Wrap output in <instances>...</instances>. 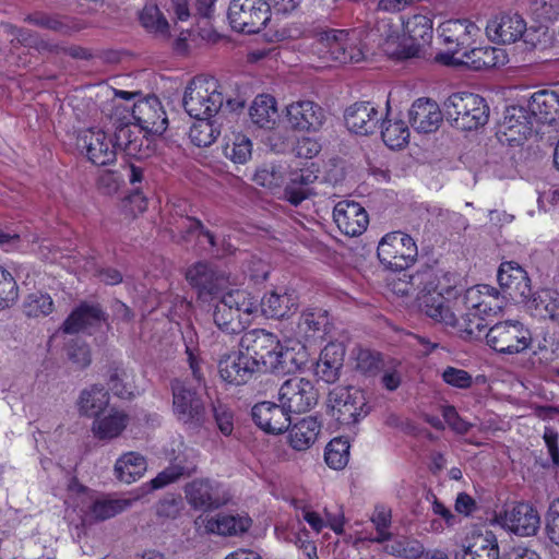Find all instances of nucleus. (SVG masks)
<instances>
[{
	"label": "nucleus",
	"instance_id": "obj_1",
	"mask_svg": "<svg viewBox=\"0 0 559 559\" xmlns=\"http://www.w3.org/2000/svg\"><path fill=\"white\" fill-rule=\"evenodd\" d=\"M423 311L435 322L455 328L468 338H480L485 331V317L502 312L506 296L489 285H476L454 299L452 308L443 294H428L421 298Z\"/></svg>",
	"mask_w": 559,
	"mask_h": 559
},
{
	"label": "nucleus",
	"instance_id": "obj_2",
	"mask_svg": "<svg viewBox=\"0 0 559 559\" xmlns=\"http://www.w3.org/2000/svg\"><path fill=\"white\" fill-rule=\"evenodd\" d=\"M432 20L427 15L415 14L401 23L392 17H381L368 36L378 41L383 52L395 59L419 57L431 41Z\"/></svg>",
	"mask_w": 559,
	"mask_h": 559
},
{
	"label": "nucleus",
	"instance_id": "obj_3",
	"mask_svg": "<svg viewBox=\"0 0 559 559\" xmlns=\"http://www.w3.org/2000/svg\"><path fill=\"white\" fill-rule=\"evenodd\" d=\"M240 347L254 361L258 371L287 372L294 366V357L285 349L277 337L261 329L246 332L240 340Z\"/></svg>",
	"mask_w": 559,
	"mask_h": 559
},
{
	"label": "nucleus",
	"instance_id": "obj_4",
	"mask_svg": "<svg viewBox=\"0 0 559 559\" xmlns=\"http://www.w3.org/2000/svg\"><path fill=\"white\" fill-rule=\"evenodd\" d=\"M311 51L325 63L360 62L365 59L361 31L328 29L316 34Z\"/></svg>",
	"mask_w": 559,
	"mask_h": 559
},
{
	"label": "nucleus",
	"instance_id": "obj_5",
	"mask_svg": "<svg viewBox=\"0 0 559 559\" xmlns=\"http://www.w3.org/2000/svg\"><path fill=\"white\" fill-rule=\"evenodd\" d=\"M215 305L213 320L222 331L238 333L251 321L259 311V300L246 289H229L223 292Z\"/></svg>",
	"mask_w": 559,
	"mask_h": 559
},
{
	"label": "nucleus",
	"instance_id": "obj_6",
	"mask_svg": "<svg viewBox=\"0 0 559 559\" xmlns=\"http://www.w3.org/2000/svg\"><path fill=\"white\" fill-rule=\"evenodd\" d=\"M69 490L76 495V509L84 524L106 521L129 509L132 501L98 493L73 481Z\"/></svg>",
	"mask_w": 559,
	"mask_h": 559
},
{
	"label": "nucleus",
	"instance_id": "obj_7",
	"mask_svg": "<svg viewBox=\"0 0 559 559\" xmlns=\"http://www.w3.org/2000/svg\"><path fill=\"white\" fill-rule=\"evenodd\" d=\"M443 114L454 128L474 130L488 121L489 107L479 95L460 92L444 100Z\"/></svg>",
	"mask_w": 559,
	"mask_h": 559
},
{
	"label": "nucleus",
	"instance_id": "obj_8",
	"mask_svg": "<svg viewBox=\"0 0 559 559\" xmlns=\"http://www.w3.org/2000/svg\"><path fill=\"white\" fill-rule=\"evenodd\" d=\"M182 103L190 117L212 118L224 103L222 86L214 78L195 76L187 85Z\"/></svg>",
	"mask_w": 559,
	"mask_h": 559
},
{
	"label": "nucleus",
	"instance_id": "obj_9",
	"mask_svg": "<svg viewBox=\"0 0 559 559\" xmlns=\"http://www.w3.org/2000/svg\"><path fill=\"white\" fill-rule=\"evenodd\" d=\"M486 344L501 355H519L531 348L533 336L531 330L519 320L497 322L484 332Z\"/></svg>",
	"mask_w": 559,
	"mask_h": 559
},
{
	"label": "nucleus",
	"instance_id": "obj_10",
	"mask_svg": "<svg viewBox=\"0 0 559 559\" xmlns=\"http://www.w3.org/2000/svg\"><path fill=\"white\" fill-rule=\"evenodd\" d=\"M171 392L173 414L176 419L188 428L202 427L207 420V411L197 390L183 381L175 380Z\"/></svg>",
	"mask_w": 559,
	"mask_h": 559
},
{
	"label": "nucleus",
	"instance_id": "obj_11",
	"mask_svg": "<svg viewBox=\"0 0 559 559\" xmlns=\"http://www.w3.org/2000/svg\"><path fill=\"white\" fill-rule=\"evenodd\" d=\"M380 262L393 271H403L413 265L418 255L415 240L403 231L385 234L377 249Z\"/></svg>",
	"mask_w": 559,
	"mask_h": 559
},
{
	"label": "nucleus",
	"instance_id": "obj_12",
	"mask_svg": "<svg viewBox=\"0 0 559 559\" xmlns=\"http://www.w3.org/2000/svg\"><path fill=\"white\" fill-rule=\"evenodd\" d=\"M122 112L139 128L138 133L163 134L168 126L166 111L156 96H148L135 102L132 107L122 106Z\"/></svg>",
	"mask_w": 559,
	"mask_h": 559
},
{
	"label": "nucleus",
	"instance_id": "obj_13",
	"mask_svg": "<svg viewBox=\"0 0 559 559\" xmlns=\"http://www.w3.org/2000/svg\"><path fill=\"white\" fill-rule=\"evenodd\" d=\"M271 17L265 0H231L228 8L230 26L241 33L260 32Z\"/></svg>",
	"mask_w": 559,
	"mask_h": 559
},
{
	"label": "nucleus",
	"instance_id": "obj_14",
	"mask_svg": "<svg viewBox=\"0 0 559 559\" xmlns=\"http://www.w3.org/2000/svg\"><path fill=\"white\" fill-rule=\"evenodd\" d=\"M332 417L341 425L349 426L369 413L367 399L361 390L335 388L329 394Z\"/></svg>",
	"mask_w": 559,
	"mask_h": 559
},
{
	"label": "nucleus",
	"instance_id": "obj_15",
	"mask_svg": "<svg viewBox=\"0 0 559 559\" xmlns=\"http://www.w3.org/2000/svg\"><path fill=\"white\" fill-rule=\"evenodd\" d=\"M535 132L537 124L524 104H521L506 109L498 136L502 143L520 145Z\"/></svg>",
	"mask_w": 559,
	"mask_h": 559
},
{
	"label": "nucleus",
	"instance_id": "obj_16",
	"mask_svg": "<svg viewBox=\"0 0 559 559\" xmlns=\"http://www.w3.org/2000/svg\"><path fill=\"white\" fill-rule=\"evenodd\" d=\"M492 523L519 536H533L539 528L538 512L530 503H516L495 512Z\"/></svg>",
	"mask_w": 559,
	"mask_h": 559
},
{
	"label": "nucleus",
	"instance_id": "obj_17",
	"mask_svg": "<svg viewBox=\"0 0 559 559\" xmlns=\"http://www.w3.org/2000/svg\"><path fill=\"white\" fill-rule=\"evenodd\" d=\"M278 401L290 413H306L317 404L318 391L310 380L295 376L281 384Z\"/></svg>",
	"mask_w": 559,
	"mask_h": 559
},
{
	"label": "nucleus",
	"instance_id": "obj_18",
	"mask_svg": "<svg viewBox=\"0 0 559 559\" xmlns=\"http://www.w3.org/2000/svg\"><path fill=\"white\" fill-rule=\"evenodd\" d=\"M497 278L506 297L514 302H530L532 296L531 280L526 271L514 261L502 262L498 269Z\"/></svg>",
	"mask_w": 559,
	"mask_h": 559
},
{
	"label": "nucleus",
	"instance_id": "obj_19",
	"mask_svg": "<svg viewBox=\"0 0 559 559\" xmlns=\"http://www.w3.org/2000/svg\"><path fill=\"white\" fill-rule=\"evenodd\" d=\"M186 278L198 290L201 299L218 297L229 285V278L225 273L215 271L205 262L192 264L187 270Z\"/></svg>",
	"mask_w": 559,
	"mask_h": 559
},
{
	"label": "nucleus",
	"instance_id": "obj_20",
	"mask_svg": "<svg viewBox=\"0 0 559 559\" xmlns=\"http://www.w3.org/2000/svg\"><path fill=\"white\" fill-rule=\"evenodd\" d=\"M78 147L85 151L87 158L97 166L110 165L116 160V145L103 130L90 128L80 131Z\"/></svg>",
	"mask_w": 559,
	"mask_h": 559
},
{
	"label": "nucleus",
	"instance_id": "obj_21",
	"mask_svg": "<svg viewBox=\"0 0 559 559\" xmlns=\"http://www.w3.org/2000/svg\"><path fill=\"white\" fill-rule=\"evenodd\" d=\"M438 33L452 53L451 56H441L445 62L449 57H460L459 55L467 49L474 37L478 35L479 28L468 20H449L439 25Z\"/></svg>",
	"mask_w": 559,
	"mask_h": 559
},
{
	"label": "nucleus",
	"instance_id": "obj_22",
	"mask_svg": "<svg viewBox=\"0 0 559 559\" xmlns=\"http://www.w3.org/2000/svg\"><path fill=\"white\" fill-rule=\"evenodd\" d=\"M286 119L292 129L304 132L319 131L325 122L324 109L312 100L294 102L286 107Z\"/></svg>",
	"mask_w": 559,
	"mask_h": 559
},
{
	"label": "nucleus",
	"instance_id": "obj_23",
	"mask_svg": "<svg viewBox=\"0 0 559 559\" xmlns=\"http://www.w3.org/2000/svg\"><path fill=\"white\" fill-rule=\"evenodd\" d=\"M526 31V22L515 12H501L493 15L486 25V33L491 41L513 44L521 39Z\"/></svg>",
	"mask_w": 559,
	"mask_h": 559
},
{
	"label": "nucleus",
	"instance_id": "obj_24",
	"mask_svg": "<svg viewBox=\"0 0 559 559\" xmlns=\"http://www.w3.org/2000/svg\"><path fill=\"white\" fill-rule=\"evenodd\" d=\"M112 118L118 123L114 143L116 150L120 148L129 156L142 157L144 155V138L147 134L138 133L139 128H134V122L122 112L120 104L115 105Z\"/></svg>",
	"mask_w": 559,
	"mask_h": 559
},
{
	"label": "nucleus",
	"instance_id": "obj_25",
	"mask_svg": "<svg viewBox=\"0 0 559 559\" xmlns=\"http://www.w3.org/2000/svg\"><path fill=\"white\" fill-rule=\"evenodd\" d=\"M333 219L338 229L347 236L361 235L369 224L366 210L355 201L343 200L333 210Z\"/></svg>",
	"mask_w": 559,
	"mask_h": 559
},
{
	"label": "nucleus",
	"instance_id": "obj_26",
	"mask_svg": "<svg viewBox=\"0 0 559 559\" xmlns=\"http://www.w3.org/2000/svg\"><path fill=\"white\" fill-rule=\"evenodd\" d=\"M254 423L265 432L278 435L290 426V411L282 403L264 401L252 407Z\"/></svg>",
	"mask_w": 559,
	"mask_h": 559
},
{
	"label": "nucleus",
	"instance_id": "obj_27",
	"mask_svg": "<svg viewBox=\"0 0 559 559\" xmlns=\"http://www.w3.org/2000/svg\"><path fill=\"white\" fill-rule=\"evenodd\" d=\"M507 55L503 49L491 46L465 49L460 57H449L447 64H464L474 70L493 68L506 62Z\"/></svg>",
	"mask_w": 559,
	"mask_h": 559
},
{
	"label": "nucleus",
	"instance_id": "obj_28",
	"mask_svg": "<svg viewBox=\"0 0 559 559\" xmlns=\"http://www.w3.org/2000/svg\"><path fill=\"white\" fill-rule=\"evenodd\" d=\"M218 372L221 378L231 384L240 385L246 383L254 372H258L254 361L247 356L242 348L219 360Z\"/></svg>",
	"mask_w": 559,
	"mask_h": 559
},
{
	"label": "nucleus",
	"instance_id": "obj_29",
	"mask_svg": "<svg viewBox=\"0 0 559 559\" xmlns=\"http://www.w3.org/2000/svg\"><path fill=\"white\" fill-rule=\"evenodd\" d=\"M329 324L328 312L320 308H308L299 317L295 337L304 346L322 338Z\"/></svg>",
	"mask_w": 559,
	"mask_h": 559
},
{
	"label": "nucleus",
	"instance_id": "obj_30",
	"mask_svg": "<svg viewBox=\"0 0 559 559\" xmlns=\"http://www.w3.org/2000/svg\"><path fill=\"white\" fill-rule=\"evenodd\" d=\"M455 559H501L496 534L490 530L473 533Z\"/></svg>",
	"mask_w": 559,
	"mask_h": 559
},
{
	"label": "nucleus",
	"instance_id": "obj_31",
	"mask_svg": "<svg viewBox=\"0 0 559 559\" xmlns=\"http://www.w3.org/2000/svg\"><path fill=\"white\" fill-rule=\"evenodd\" d=\"M537 123H554L559 120V94L550 90L533 93L523 102Z\"/></svg>",
	"mask_w": 559,
	"mask_h": 559
},
{
	"label": "nucleus",
	"instance_id": "obj_32",
	"mask_svg": "<svg viewBox=\"0 0 559 559\" xmlns=\"http://www.w3.org/2000/svg\"><path fill=\"white\" fill-rule=\"evenodd\" d=\"M344 118L350 132L367 135L376 130L381 114L371 103L362 102L349 106Z\"/></svg>",
	"mask_w": 559,
	"mask_h": 559
},
{
	"label": "nucleus",
	"instance_id": "obj_33",
	"mask_svg": "<svg viewBox=\"0 0 559 559\" xmlns=\"http://www.w3.org/2000/svg\"><path fill=\"white\" fill-rule=\"evenodd\" d=\"M298 307V296L295 290L280 288L271 290L259 301V308L267 318L281 319L295 312Z\"/></svg>",
	"mask_w": 559,
	"mask_h": 559
},
{
	"label": "nucleus",
	"instance_id": "obj_34",
	"mask_svg": "<svg viewBox=\"0 0 559 559\" xmlns=\"http://www.w3.org/2000/svg\"><path fill=\"white\" fill-rule=\"evenodd\" d=\"M408 116L411 126L415 131L421 133L437 131L442 121V112L438 104L424 98L413 103Z\"/></svg>",
	"mask_w": 559,
	"mask_h": 559
},
{
	"label": "nucleus",
	"instance_id": "obj_35",
	"mask_svg": "<svg viewBox=\"0 0 559 559\" xmlns=\"http://www.w3.org/2000/svg\"><path fill=\"white\" fill-rule=\"evenodd\" d=\"M317 179V174L309 168L289 171L288 181L283 191V199L289 204L298 206L313 194L311 186Z\"/></svg>",
	"mask_w": 559,
	"mask_h": 559
},
{
	"label": "nucleus",
	"instance_id": "obj_36",
	"mask_svg": "<svg viewBox=\"0 0 559 559\" xmlns=\"http://www.w3.org/2000/svg\"><path fill=\"white\" fill-rule=\"evenodd\" d=\"M436 275L432 272H426L421 274H416L408 276L403 274L401 277L393 280L390 284L392 292L397 296H408L415 292V286L424 285L420 290V295L418 296L419 308L421 307V298L428 294H442L441 290L438 289L436 285ZM425 313L424 311H421Z\"/></svg>",
	"mask_w": 559,
	"mask_h": 559
},
{
	"label": "nucleus",
	"instance_id": "obj_37",
	"mask_svg": "<svg viewBox=\"0 0 559 559\" xmlns=\"http://www.w3.org/2000/svg\"><path fill=\"white\" fill-rule=\"evenodd\" d=\"M203 523L210 534L231 536L247 532L251 526V519L241 514L218 513L205 518Z\"/></svg>",
	"mask_w": 559,
	"mask_h": 559
},
{
	"label": "nucleus",
	"instance_id": "obj_38",
	"mask_svg": "<svg viewBox=\"0 0 559 559\" xmlns=\"http://www.w3.org/2000/svg\"><path fill=\"white\" fill-rule=\"evenodd\" d=\"M105 321V313L97 305L81 304L75 308L63 323V331L68 334L87 331Z\"/></svg>",
	"mask_w": 559,
	"mask_h": 559
},
{
	"label": "nucleus",
	"instance_id": "obj_39",
	"mask_svg": "<svg viewBox=\"0 0 559 559\" xmlns=\"http://www.w3.org/2000/svg\"><path fill=\"white\" fill-rule=\"evenodd\" d=\"M249 117L255 126L273 129L280 117L276 99L269 94L255 96L249 108Z\"/></svg>",
	"mask_w": 559,
	"mask_h": 559
},
{
	"label": "nucleus",
	"instance_id": "obj_40",
	"mask_svg": "<svg viewBox=\"0 0 559 559\" xmlns=\"http://www.w3.org/2000/svg\"><path fill=\"white\" fill-rule=\"evenodd\" d=\"M127 424L128 416L124 413L110 409L107 415H103L102 413L95 416L92 430L98 439H112L124 430Z\"/></svg>",
	"mask_w": 559,
	"mask_h": 559
},
{
	"label": "nucleus",
	"instance_id": "obj_41",
	"mask_svg": "<svg viewBox=\"0 0 559 559\" xmlns=\"http://www.w3.org/2000/svg\"><path fill=\"white\" fill-rule=\"evenodd\" d=\"M146 471L145 459L135 452L121 455L115 464L116 477L126 484L138 480Z\"/></svg>",
	"mask_w": 559,
	"mask_h": 559
},
{
	"label": "nucleus",
	"instance_id": "obj_42",
	"mask_svg": "<svg viewBox=\"0 0 559 559\" xmlns=\"http://www.w3.org/2000/svg\"><path fill=\"white\" fill-rule=\"evenodd\" d=\"M320 424L314 417H306L296 424L289 432V443L298 451L309 449L317 440Z\"/></svg>",
	"mask_w": 559,
	"mask_h": 559
},
{
	"label": "nucleus",
	"instance_id": "obj_43",
	"mask_svg": "<svg viewBox=\"0 0 559 559\" xmlns=\"http://www.w3.org/2000/svg\"><path fill=\"white\" fill-rule=\"evenodd\" d=\"M343 354L338 353L336 346H326L320 355L316 366V374L326 383H333L338 379L342 367Z\"/></svg>",
	"mask_w": 559,
	"mask_h": 559
},
{
	"label": "nucleus",
	"instance_id": "obj_44",
	"mask_svg": "<svg viewBox=\"0 0 559 559\" xmlns=\"http://www.w3.org/2000/svg\"><path fill=\"white\" fill-rule=\"evenodd\" d=\"M289 174L285 164L267 163L259 166L253 176L252 181L269 190L280 189Z\"/></svg>",
	"mask_w": 559,
	"mask_h": 559
},
{
	"label": "nucleus",
	"instance_id": "obj_45",
	"mask_svg": "<svg viewBox=\"0 0 559 559\" xmlns=\"http://www.w3.org/2000/svg\"><path fill=\"white\" fill-rule=\"evenodd\" d=\"M109 403L108 392L103 386H92L84 390L79 400V411L81 414L95 417L100 415Z\"/></svg>",
	"mask_w": 559,
	"mask_h": 559
},
{
	"label": "nucleus",
	"instance_id": "obj_46",
	"mask_svg": "<svg viewBox=\"0 0 559 559\" xmlns=\"http://www.w3.org/2000/svg\"><path fill=\"white\" fill-rule=\"evenodd\" d=\"M409 134V129L402 119L388 118L382 123V140L392 150L404 147L408 143Z\"/></svg>",
	"mask_w": 559,
	"mask_h": 559
},
{
	"label": "nucleus",
	"instance_id": "obj_47",
	"mask_svg": "<svg viewBox=\"0 0 559 559\" xmlns=\"http://www.w3.org/2000/svg\"><path fill=\"white\" fill-rule=\"evenodd\" d=\"M186 498L195 509H211L218 506L213 497L212 486L206 480H194L186 486Z\"/></svg>",
	"mask_w": 559,
	"mask_h": 559
},
{
	"label": "nucleus",
	"instance_id": "obj_48",
	"mask_svg": "<svg viewBox=\"0 0 559 559\" xmlns=\"http://www.w3.org/2000/svg\"><path fill=\"white\" fill-rule=\"evenodd\" d=\"M223 152L226 158L235 164H246L252 155L250 139L241 133L233 134L224 144Z\"/></svg>",
	"mask_w": 559,
	"mask_h": 559
},
{
	"label": "nucleus",
	"instance_id": "obj_49",
	"mask_svg": "<svg viewBox=\"0 0 559 559\" xmlns=\"http://www.w3.org/2000/svg\"><path fill=\"white\" fill-rule=\"evenodd\" d=\"M140 21L150 33L163 38L169 36V23L155 4H147L143 8Z\"/></svg>",
	"mask_w": 559,
	"mask_h": 559
},
{
	"label": "nucleus",
	"instance_id": "obj_50",
	"mask_svg": "<svg viewBox=\"0 0 559 559\" xmlns=\"http://www.w3.org/2000/svg\"><path fill=\"white\" fill-rule=\"evenodd\" d=\"M198 121L190 128L189 136L199 147L211 145L219 134L211 118H195Z\"/></svg>",
	"mask_w": 559,
	"mask_h": 559
},
{
	"label": "nucleus",
	"instance_id": "obj_51",
	"mask_svg": "<svg viewBox=\"0 0 559 559\" xmlns=\"http://www.w3.org/2000/svg\"><path fill=\"white\" fill-rule=\"evenodd\" d=\"M23 311L28 318H40L53 311V301L48 294L32 293L23 302Z\"/></svg>",
	"mask_w": 559,
	"mask_h": 559
},
{
	"label": "nucleus",
	"instance_id": "obj_52",
	"mask_svg": "<svg viewBox=\"0 0 559 559\" xmlns=\"http://www.w3.org/2000/svg\"><path fill=\"white\" fill-rule=\"evenodd\" d=\"M348 457L349 444L347 440L335 438L326 445L324 459L331 468L342 469L346 466Z\"/></svg>",
	"mask_w": 559,
	"mask_h": 559
},
{
	"label": "nucleus",
	"instance_id": "obj_53",
	"mask_svg": "<svg viewBox=\"0 0 559 559\" xmlns=\"http://www.w3.org/2000/svg\"><path fill=\"white\" fill-rule=\"evenodd\" d=\"M195 472V464L193 462H189L185 465L181 464H171L164 471H162L155 478L151 480V486L153 489H159L168 484H171L179 479L181 476H190Z\"/></svg>",
	"mask_w": 559,
	"mask_h": 559
},
{
	"label": "nucleus",
	"instance_id": "obj_54",
	"mask_svg": "<svg viewBox=\"0 0 559 559\" xmlns=\"http://www.w3.org/2000/svg\"><path fill=\"white\" fill-rule=\"evenodd\" d=\"M556 293L545 290L537 298L530 300L531 308H534L536 316L540 318L556 319L559 317V298Z\"/></svg>",
	"mask_w": 559,
	"mask_h": 559
},
{
	"label": "nucleus",
	"instance_id": "obj_55",
	"mask_svg": "<svg viewBox=\"0 0 559 559\" xmlns=\"http://www.w3.org/2000/svg\"><path fill=\"white\" fill-rule=\"evenodd\" d=\"M19 298V286L13 275L0 266V310L10 308Z\"/></svg>",
	"mask_w": 559,
	"mask_h": 559
},
{
	"label": "nucleus",
	"instance_id": "obj_56",
	"mask_svg": "<svg viewBox=\"0 0 559 559\" xmlns=\"http://www.w3.org/2000/svg\"><path fill=\"white\" fill-rule=\"evenodd\" d=\"M355 368L367 377H373L381 370V358L378 353L367 348H358L355 352Z\"/></svg>",
	"mask_w": 559,
	"mask_h": 559
},
{
	"label": "nucleus",
	"instance_id": "obj_57",
	"mask_svg": "<svg viewBox=\"0 0 559 559\" xmlns=\"http://www.w3.org/2000/svg\"><path fill=\"white\" fill-rule=\"evenodd\" d=\"M391 509L385 506H377L371 515V522L376 527V535L370 537L371 540L382 543L391 537L389 527L391 525Z\"/></svg>",
	"mask_w": 559,
	"mask_h": 559
},
{
	"label": "nucleus",
	"instance_id": "obj_58",
	"mask_svg": "<svg viewBox=\"0 0 559 559\" xmlns=\"http://www.w3.org/2000/svg\"><path fill=\"white\" fill-rule=\"evenodd\" d=\"M133 376L124 369H116L109 378V388L115 395L121 399H130L133 394Z\"/></svg>",
	"mask_w": 559,
	"mask_h": 559
},
{
	"label": "nucleus",
	"instance_id": "obj_59",
	"mask_svg": "<svg viewBox=\"0 0 559 559\" xmlns=\"http://www.w3.org/2000/svg\"><path fill=\"white\" fill-rule=\"evenodd\" d=\"M183 341L186 345V354L188 362L192 371L193 377L198 380H202V371L199 360V347L195 341V332L192 329H187L183 333Z\"/></svg>",
	"mask_w": 559,
	"mask_h": 559
},
{
	"label": "nucleus",
	"instance_id": "obj_60",
	"mask_svg": "<svg viewBox=\"0 0 559 559\" xmlns=\"http://www.w3.org/2000/svg\"><path fill=\"white\" fill-rule=\"evenodd\" d=\"M443 381L457 389H467L472 385V376L463 370L455 367H447L442 372Z\"/></svg>",
	"mask_w": 559,
	"mask_h": 559
},
{
	"label": "nucleus",
	"instance_id": "obj_61",
	"mask_svg": "<svg viewBox=\"0 0 559 559\" xmlns=\"http://www.w3.org/2000/svg\"><path fill=\"white\" fill-rule=\"evenodd\" d=\"M546 532L549 539L559 545V499L554 500L546 514Z\"/></svg>",
	"mask_w": 559,
	"mask_h": 559
},
{
	"label": "nucleus",
	"instance_id": "obj_62",
	"mask_svg": "<svg viewBox=\"0 0 559 559\" xmlns=\"http://www.w3.org/2000/svg\"><path fill=\"white\" fill-rule=\"evenodd\" d=\"M442 416L449 427L456 433L464 435L468 432L472 427V424L460 417L453 406L443 407Z\"/></svg>",
	"mask_w": 559,
	"mask_h": 559
},
{
	"label": "nucleus",
	"instance_id": "obj_63",
	"mask_svg": "<svg viewBox=\"0 0 559 559\" xmlns=\"http://www.w3.org/2000/svg\"><path fill=\"white\" fill-rule=\"evenodd\" d=\"M213 415L215 418V421L217 424L218 429L224 433L225 436H229L233 432V414L230 411L222 405L213 404Z\"/></svg>",
	"mask_w": 559,
	"mask_h": 559
},
{
	"label": "nucleus",
	"instance_id": "obj_64",
	"mask_svg": "<svg viewBox=\"0 0 559 559\" xmlns=\"http://www.w3.org/2000/svg\"><path fill=\"white\" fill-rule=\"evenodd\" d=\"M69 358L79 367L84 368L91 364V352L83 342H74L68 349Z\"/></svg>",
	"mask_w": 559,
	"mask_h": 559
}]
</instances>
